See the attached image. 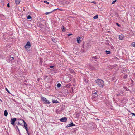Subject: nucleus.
Segmentation results:
<instances>
[{
  "instance_id": "obj_1",
  "label": "nucleus",
  "mask_w": 135,
  "mask_h": 135,
  "mask_svg": "<svg viewBox=\"0 0 135 135\" xmlns=\"http://www.w3.org/2000/svg\"><path fill=\"white\" fill-rule=\"evenodd\" d=\"M97 85L99 87L103 88L104 85V82L102 80L98 79L96 80Z\"/></svg>"
},
{
  "instance_id": "obj_2",
  "label": "nucleus",
  "mask_w": 135,
  "mask_h": 135,
  "mask_svg": "<svg viewBox=\"0 0 135 135\" xmlns=\"http://www.w3.org/2000/svg\"><path fill=\"white\" fill-rule=\"evenodd\" d=\"M41 98L42 101L44 102L45 103L49 104L50 103V102L48 100L44 97L42 96L41 97Z\"/></svg>"
},
{
  "instance_id": "obj_3",
  "label": "nucleus",
  "mask_w": 135,
  "mask_h": 135,
  "mask_svg": "<svg viewBox=\"0 0 135 135\" xmlns=\"http://www.w3.org/2000/svg\"><path fill=\"white\" fill-rule=\"evenodd\" d=\"M31 46V44L30 42H28L25 45V47L26 49L29 48Z\"/></svg>"
},
{
  "instance_id": "obj_4",
  "label": "nucleus",
  "mask_w": 135,
  "mask_h": 135,
  "mask_svg": "<svg viewBox=\"0 0 135 135\" xmlns=\"http://www.w3.org/2000/svg\"><path fill=\"white\" fill-rule=\"evenodd\" d=\"M17 119L16 118H14L12 119H11V123L12 125H14L15 124V122L16 120Z\"/></svg>"
},
{
  "instance_id": "obj_5",
  "label": "nucleus",
  "mask_w": 135,
  "mask_h": 135,
  "mask_svg": "<svg viewBox=\"0 0 135 135\" xmlns=\"http://www.w3.org/2000/svg\"><path fill=\"white\" fill-rule=\"evenodd\" d=\"M22 120L24 123V127H25V129L27 131H28V128L27 127V124L23 120Z\"/></svg>"
},
{
  "instance_id": "obj_6",
  "label": "nucleus",
  "mask_w": 135,
  "mask_h": 135,
  "mask_svg": "<svg viewBox=\"0 0 135 135\" xmlns=\"http://www.w3.org/2000/svg\"><path fill=\"white\" fill-rule=\"evenodd\" d=\"M67 120V118L66 117H64L61 118L60 121L61 122H65Z\"/></svg>"
},
{
  "instance_id": "obj_7",
  "label": "nucleus",
  "mask_w": 135,
  "mask_h": 135,
  "mask_svg": "<svg viewBox=\"0 0 135 135\" xmlns=\"http://www.w3.org/2000/svg\"><path fill=\"white\" fill-rule=\"evenodd\" d=\"M92 94L94 95V96H95V97H94V98L95 97H97V92L96 91H93Z\"/></svg>"
},
{
  "instance_id": "obj_8",
  "label": "nucleus",
  "mask_w": 135,
  "mask_h": 135,
  "mask_svg": "<svg viewBox=\"0 0 135 135\" xmlns=\"http://www.w3.org/2000/svg\"><path fill=\"white\" fill-rule=\"evenodd\" d=\"M124 36L123 35H121L119 36V40H122L124 39Z\"/></svg>"
},
{
  "instance_id": "obj_9",
  "label": "nucleus",
  "mask_w": 135,
  "mask_h": 135,
  "mask_svg": "<svg viewBox=\"0 0 135 135\" xmlns=\"http://www.w3.org/2000/svg\"><path fill=\"white\" fill-rule=\"evenodd\" d=\"M75 124H73V123H71L67 125L66 126V127H71V126H75Z\"/></svg>"
},
{
  "instance_id": "obj_10",
  "label": "nucleus",
  "mask_w": 135,
  "mask_h": 135,
  "mask_svg": "<svg viewBox=\"0 0 135 135\" xmlns=\"http://www.w3.org/2000/svg\"><path fill=\"white\" fill-rule=\"evenodd\" d=\"M80 39L81 37H79L78 36L77 37V41L78 43H80L81 42Z\"/></svg>"
},
{
  "instance_id": "obj_11",
  "label": "nucleus",
  "mask_w": 135,
  "mask_h": 135,
  "mask_svg": "<svg viewBox=\"0 0 135 135\" xmlns=\"http://www.w3.org/2000/svg\"><path fill=\"white\" fill-rule=\"evenodd\" d=\"M8 114V112H7V111L6 110H5L4 111V115L6 117V116H7Z\"/></svg>"
},
{
  "instance_id": "obj_12",
  "label": "nucleus",
  "mask_w": 135,
  "mask_h": 135,
  "mask_svg": "<svg viewBox=\"0 0 135 135\" xmlns=\"http://www.w3.org/2000/svg\"><path fill=\"white\" fill-rule=\"evenodd\" d=\"M20 2V1L19 0H15V2L16 4H18Z\"/></svg>"
},
{
  "instance_id": "obj_13",
  "label": "nucleus",
  "mask_w": 135,
  "mask_h": 135,
  "mask_svg": "<svg viewBox=\"0 0 135 135\" xmlns=\"http://www.w3.org/2000/svg\"><path fill=\"white\" fill-rule=\"evenodd\" d=\"M52 102L53 103H57L58 102V101L56 100L55 99H53L52 100Z\"/></svg>"
},
{
  "instance_id": "obj_14",
  "label": "nucleus",
  "mask_w": 135,
  "mask_h": 135,
  "mask_svg": "<svg viewBox=\"0 0 135 135\" xmlns=\"http://www.w3.org/2000/svg\"><path fill=\"white\" fill-rule=\"evenodd\" d=\"M61 29L62 30V31H66L65 29V28L63 26H62V27L61 28Z\"/></svg>"
},
{
  "instance_id": "obj_15",
  "label": "nucleus",
  "mask_w": 135,
  "mask_h": 135,
  "mask_svg": "<svg viewBox=\"0 0 135 135\" xmlns=\"http://www.w3.org/2000/svg\"><path fill=\"white\" fill-rule=\"evenodd\" d=\"M131 45L133 47H135V41L132 42L131 44Z\"/></svg>"
},
{
  "instance_id": "obj_16",
  "label": "nucleus",
  "mask_w": 135,
  "mask_h": 135,
  "mask_svg": "<svg viewBox=\"0 0 135 135\" xmlns=\"http://www.w3.org/2000/svg\"><path fill=\"white\" fill-rule=\"evenodd\" d=\"M98 15H97L95 16H94L93 18L94 19H97L98 18Z\"/></svg>"
},
{
  "instance_id": "obj_17",
  "label": "nucleus",
  "mask_w": 135,
  "mask_h": 135,
  "mask_svg": "<svg viewBox=\"0 0 135 135\" xmlns=\"http://www.w3.org/2000/svg\"><path fill=\"white\" fill-rule=\"evenodd\" d=\"M105 52L107 54H109L110 53V51H106Z\"/></svg>"
},
{
  "instance_id": "obj_18",
  "label": "nucleus",
  "mask_w": 135,
  "mask_h": 135,
  "mask_svg": "<svg viewBox=\"0 0 135 135\" xmlns=\"http://www.w3.org/2000/svg\"><path fill=\"white\" fill-rule=\"evenodd\" d=\"M61 85L60 84V83H58L57 84V86L58 87H60L61 86Z\"/></svg>"
},
{
  "instance_id": "obj_19",
  "label": "nucleus",
  "mask_w": 135,
  "mask_h": 135,
  "mask_svg": "<svg viewBox=\"0 0 135 135\" xmlns=\"http://www.w3.org/2000/svg\"><path fill=\"white\" fill-rule=\"evenodd\" d=\"M52 41H53L54 42V43H55L56 42V40L54 38H53L52 39Z\"/></svg>"
},
{
  "instance_id": "obj_20",
  "label": "nucleus",
  "mask_w": 135,
  "mask_h": 135,
  "mask_svg": "<svg viewBox=\"0 0 135 135\" xmlns=\"http://www.w3.org/2000/svg\"><path fill=\"white\" fill-rule=\"evenodd\" d=\"M71 85V84H69L67 85V87L68 88H70Z\"/></svg>"
},
{
  "instance_id": "obj_21",
  "label": "nucleus",
  "mask_w": 135,
  "mask_h": 135,
  "mask_svg": "<svg viewBox=\"0 0 135 135\" xmlns=\"http://www.w3.org/2000/svg\"><path fill=\"white\" fill-rule=\"evenodd\" d=\"M106 44L108 45H110L111 44L110 43H109V41H107V42Z\"/></svg>"
},
{
  "instance_id": "obj_22",
  "label": "nucleus",
  "mask_w": 135,
  "mask_h": 135,
  "mask_svg": "<svg viewBox=\"0 0 135 135\" xmlns=\"http://www.w3.org/2000/svg\"><path fill=\"white\" fill-rule=\"evenodd\" d=\"M31 17L29 15H28L27 17V18L28 19H31Z\"/></svg>"
},
{
  "instance_id": "obj_23",
  "label": "nucleus",
  "mask_w": 135,
  "mask_h": 135,
  "mask_svg": "<svg viewBox=\"0 0 135 135\" xmlns=\"http://www.w3.org/2000/svg\"><path fill=\"white\" fill-rule=\"evenodd\" d=\"M90 69L91 70H95V69L92 66L90 67Z\"/></svg>"
},
{
  "instance_id": "obj_24",
  "label": "nucleus",
  "mask_w": 135,
  "mask_h": 135,
  "mask_svg": "<svg viewBox=\"0 0 135 135\" xmlns=\"http://www.w3.org/2000/svg\"><path fill=\"white\" fill-rule=\"evenodd\" d=\"M0 3L2 4L4 3L3 0H0Z\"/></svg>"
},
{
  "instance_id": "obj_25",
  "label": "nucleus",
  "mask_w": 135,
  "mask_h": 135,
  "mask_svg": "<svg viewBox=\"0 0 135 135\" xmlns=\"http://www.w3.org/2000/svg\"><path fill=\"white\" fill-rule=\"evenodd\" d=\"M52 12H46L45 13V14L46 15H48V14H49L51 13Z\"/></svg>"
},
{
  "instance_id": "obj_26",
  "label": "nucleus",
  "mask_w": 135,
  "mask_h": 135,
  "mask_svg": "<svg viewBox=\"0 0 135 135\" xmlns=\"http://www.w3.org/2000/svg\"><path fill=\"white\" fill-rule=\"evenodd\" d=\"M44 2L45 3H47V4L49 3L47 1H44Z\"/></svg>"
},
{
  "instance_id": "obj_27",
  "label": "nucleus",
  "mask_w": 135,
  "mask_h": 135,
  "mask_svg": "<svg viewBox=\"0 0 135 135\" xmlns=\"http://www.w3.org/2000/svg\"><path fill=\"white\" fill-rule=\"evenodd\" d=\"M47 76H44L43 77L44 79L45 80L46 78H47Z\"/></svg>"
},
{
  "instance_id": "obj_28",
  "label": "nucleus",
  "mask_w": 135,
  "mask_h": 135,
  "mask_svg": "<svg viewBox=\"0 0 135 135\" xmlns=\"http://www.w3.org/2000/svg\"><path fill=\"white\" fill-rule=\"evenodd\" d=\"M116 0H114V1H113L112 2V4H113L115 3V2H116Z\"/></svg>"
},
{
  "instance_id": "obj_29",
  "label": "nucleus",
  "mask_w": 135,
  "mask_h": 135,
  "mask_svg": "<svg viewBox=\"0 0 135 135\" xmlns=\"http://www.w3.org/2000/svg\"><path fill=\"white\" fill-rule=\"evenodd\" d=\"M5 89H6V91L8 93H9V91L8 90V89L7 88H6Z\"/></svg>"
},
{
  "instance_id": "obj_30",
  "label": "nucleus",
  "mask_w": 135,
  "mask_h": 135,
  "mask_svg": "<svg viewBox=\"0 0 135 135\" xmlns=\"http://www.w3.org/2000/svg\"><path fill=\"white\" fill-rule=\"evenodd\" d=\"M116 24L117 25L118 27H120V25H119V24L118 23H116Z\"/></svg>"
},
{
  "instance_id": "obj_31",
  "label": "nucleus",
  "mask_w": 135,
  "mask_h": 135,
  "mask_svg": "<svg viewBox=\"0 0 135 135\" xmlns=\"http://www.w3.org/2000/svg\"><path fill=\"white\" fill-rule=\"evenodd\" d=\"M81 52H84V49H82L81 50Z\"/></svg>"
},
{
  "instance_id": "obj_32",
  "label": "nucleus",
  "mask_w": 135,
  "mask_h": 135,
  "mask_svg": "<svg viewBox=\"0 0 135 135\" xmlns=\"http://www.w3.org/2000/svg\"><path fill=\"white\" fill-rule=\"evenodd\" d=\"M91 3H94V4H96V2L95 1H93L91 2Z\"/></svg>"
},
{
  "instance_id": "obj_33",
  "label": "nucleus",
  "mask_w": 135,
  "mask_h": 135,
  "mask_svg": "<svg viewBox=\"0 0 135 135\" xmlns=\"http://www.w3.org/2000/svg\"><path fill=\"white\" fill-rule=\"evenodd\" d=\"M131 114H132V115H134V116H135V114L134 113H131Z\"/></svg>"
},
{
  "instance_id": "obj_34",
  "label": "nucleus",
  "mask_w": 135,
  "mask_h": 135,
  "mask_svg": "<svg viewBox=\"0 0 135 135\" xmlns=\"http://www.w3.org/2000/svg\"><path fill=\"white\" fill-rule=\"evenodd\" d=\"M127 75H125L124 76V78H126L127 77Z\"/></svg>"
},
{
  "instance_id": "obj_35",
  "label": "nucleus",
  "mask_w": 135,
  "mask_h": 135,
  "mask_svg": "<svg viewBox=\"0 0 135 135\" xmlns=\"http://www.w3.org/2000/svg\"><path fill=\"white\" fill-rule=\"evenodd\" d=\"M7 6L8 7H10V5H9V4L8 3V4H7Z\"/></svg>"
},
{
  "instance_id": "obj_36",
  "label": "nucleus",
  "mask_w": 135,
  "mask_h": 135,
  "mask_svg": "<svg viewBox=\"0 0 135 135\" xmlns=\"http://www.w3.org/2000/svg\"><path fill=\"white\" fill-rule=\"evenodd\" d=\"M10 59L11 60V59H12V60H13L14 59V58L13 57H11Z\"/></svg>"
},
{
  "instance_id": "obj_37",
  "label": "nucleus",
  "mask_w": 135,
  "mask_h": 135,
  "mask_svg": "<svg viewBox=\"0 0 135 135\" xmlns=\"http://www.w3.org/2000/svg\"><path fill=\"white\" fill-rule=\"evenodd\" d=\"M49 67L50 68H53L54 67V66H50Z\"/></svg>"
},
{
  "instance_id": "obj_38",
  "label": "nucleus",
  "mask_w": 135,
  "mask_h": 135,
  "mask_svg": "<svg viewBox=\"0 0 135 135\" xmlns=\"http://www.w3.org/2000/svg\"><path fill=\"white\" fill-rule=\"evenodd\" d=\"M27 133L28 134V135H29V134L28 133V131H27Z\"/></svg>"
},
{
  "instance_id": "obj_39",
  "label": "nucleus",
  "mask_w": 135,
  "mask_h": 135,
  "mask_svg": "<svg viewBox=\"0 0 135 135\" xmlns=\"http://www.w3.org/2000/svg\"><path fill=\"white\" fill-rule=\"evenodd\" d=\"M72 35V34H69L68 35V36H69L71 35Z\"/></svg>"
},
{
  "instance_id": "obj_40",
  "label": "nucleus",
  "mask_w": 135,
  "mask_h": 135,
  "mask_svg": "<svg viewBox=\"0 0 135 135\" xmlns=\"http://www.w3.org/2000/svg\"><path fill=\"white\" fill-rule=\"evenodd\" d=\"M96 120H99V119H98V118H97V119H96Z\"/></svg>"
},
{
  "instance_id": "obj_41",
  "label": "nucleus",
  "mask_w": 135,
  "mask_h": 135,
  "mask_svg": "<svg viewBox=\"0 0 135 135\" xmlns=\"http://www.w3.org/2000/svg\"><path fill=\"white\" fill-rule=\"evenodd\" d=\"M57 9H54V11H55V10H56Z\"/></svg>"
},
{
  "instance_id": "obj_42",
  "label": "nucleus",
  "mask_w": 135,
  "mask_h": 135,
  "mask_svg": "<svg viewBox=\"0 0 135 135\" xmlns=\"http://www.w3.org/2000/svg\"><path fill=\"white\" fill-rule=\"evenodd\" d=\"M38 80H39V79H38Z\"/></svg>"
}]
</instances>
